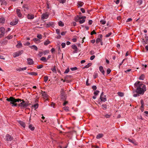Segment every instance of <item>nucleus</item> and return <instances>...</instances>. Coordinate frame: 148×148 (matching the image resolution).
<instances>
[{"label": "nucleus", "mask_w": 148, "mask_h": 148, "mask_svg": "<svg viewBox=\"0 0 148 148\" xmlns=\"http://www.w3.org/2000/svg\"><path fill=\"white\" fill-rule=\"evenodd\" d=\"M56 33L58 35L60 34V30L58 29H57L56 30Z\"/></svg>", "instance_id": "nucleus-62"}, {"label": "nucleus", "mask_w": 148, "mask_h": 148, "mask_svg": "<svg viewBox=\"0 0 148 148\" xmlns=\"http://www.w3.org/2000/svg\"><path fill=\"white\" fill-rule=\"evenodd\" d=\"M117 94L119 96L121 97H122L124 96V93L123 92H118Z\"/></svg>", "instance_id": "nucleus-37"}, {"label": "nucleus", "mask_w": 148, "mask_h": 148, "mask_svg": "<svg viewBox=\"0 0 148 148\" xmlns=\"http://www.w3.org/2000/svg\"><path fill=\"white\" fill-rule=\"evenodd\" d=\"M80 18V16L77 15V16H76L75 17V20L76 22H77L78 21H79V20L80 19H81Z\"/></svg>", "instance_id": "nucleus-21"}, {"label": "nucleus", "mask_w": 148, "mask_h": 148, "mask_svg": "<svg viewBox=\"0 0 148 148\" xmlns=\"http://www.w3.org/2000/svg\"><path fill=\"white\" fill-rule=\"evenodd\" d=\"M69 71V68H67L65 71L64 72V73H67Z\"/></svg>", "instance_id": "nucleus-57"}, {"label": "nucleus", "mask_w": 148, "mask_h": 148, "mask_svg": "<svg viewBox=\"0 0 148 148\" xmlns=\"http://www.w3.org/2000/svg\"><path fill=\"white\" fill-rule=\"evenodd\" d=\"M92 88L93 89V90H96V89L97 88V87L96 86L94 85V86H92Z\"/></svg>", "instance_id": "nucleus-58"}, {"label": "nucleus", "mask_w": 148, "mask_h": 148, "mask_svg": "<svg viewBox=\"0 0 148 148\" xmlns=\"http://www.w3.org/2000/svg\"><path fill=\"white\" fill-rule=\"evenodd\" d=\"M95 57V55H93L90 57V59L91 60H92L94 59Z\"/></svg>", "instance_id": "nucleus-63"}, {"label": "nucleus", "mask_w": 148, "mask_h": 148, "mask_svg": "<svg viewBox=\"0 0 148 148\" xmlns=\"http://www.w3.org/2000/svg\"><path fill=\"white\" fill-rule=\"evenodd\" d=\"M100 23L102 25H104L106 23V21H105L102 20H101L100 21Z\"/></svg>", "instance_id": "nucleus-44"}, {"label": "nucleus", "mask_w": 148, "mask_h": 148, "mask_svg": "<svg viewBox=\"0 0 148 148\" xmlns=\"http://www.w3.org/2000/svg\"><path fill=\"white\" fill-rule=\"evenodd\" d=\"M61 99L63 101H65L66 99V95L63 89H62L60 91Z\"/></svg>", "instance_id": "nucleus-4"}, {"label": "nucleus", "mask_w": 148, "mask_h": 148, "mask_svg": "<svg viewBox=\"0 0 148 148\" xmlns=\"http://www.w3.org/2000/svg\"><path fill=\"white\" fill-rule=\"evenodd\" d=\"M6 100L10 102V104H12V106H17L18 104L16 103V102H21V99H15L14 97H10L9 98H8L6 99Z\"/></svg>", "instance_id": "nucleus-2"}, {"label": "nucleus", "mask_w": 148, "mask_h": 148, "mask_svg": "<svg viewBox=\"0 0 148 148\" xmlns=\"http://www.w3.org/2000/svg\"><path fill=\"white\" fill-rule=\"evenodd\" d=\"M30 44V43L29 42H27L26 43L24 44V45L25 46H29Z\"/></svg>", "instance_id": "nucleus-49"}, {"label": "nucleus", "mask_w": 148, "mask_h": 148, "mask_svg": "<svg viewBox=\"0 0 148 148\" xmlns=\"http://www.w3.org/2000/svg\"><path fill=\"white\" fill-rule=\"evenodd\" d=\"M85 21V20L84 19H82V20L80 19L79 20V22L80 24L83 23Z\"/></svg>", "instance_id": "nucleus-47"}, {"label": "nucleus", "mask_w": 148, "mask_h": 148, "mask_svg": "<svg viewBox=\"0 0 148 148\" xmlns=\"http://www.w3.org/2000/svg\"><path fill=\"white\" fill-rule=\"evenodd\" d=\"M140 103L141 104V106L140 107V108H143L144 107V101L143 100V99H141L140 100Z\"/></svg>", "instance_id": "nucleus-38"}, {"label": "nucleus", "mask_w": 148, "mask_h": 148, "mask_svg": "<svg viewBox=\"0 0 148 148\" xmlns=\"http://www.w3.org/2000/svg\"><path fill=\"white\" fill-rule=\"evenodd\" d=\"M37 37L39 39H41L42 38V35L41 34H38L37 36Z\"/></svg>", "instance_id": "nucleus-51"}, {"label": "nucleus", "mask_w": 148, "mask_h": 148, "mask_svg": "<svg viewBox=\"0 0 148 148\" xmlns=\"http://www.w3.org/2000/svg\"><path fill=\"white\" fill-rule=\"evenodd\" d=\"M27 17L28 19H33L34 18V15L31 14H29L27 16Z\"/></svg>", "instance_id": "nucleus-13"}, {"label": "nucleus", "mask_w": 148, "mask_h": 148, "mask_svg": "<svg viewBox=\"0 0 148 148\" xmlns=\"http://www.w3.org/2000/svg\"><path fill=\"white\" fill-rule=\"evenodd\" d=\"M103 136V134H99L97 136L96 138L98 139H99L102 137Z\"/></svg>", "instance_id": "nucleus-20"}, {"label": "nucleus", "mask_w": 148, "mask_h": 148, "mask_svg": "<svg viewBox=\"0 0 148 148\" xmlns=\"http://www.w3.org/2000/svg\"><path fill=\"white\" fill-rule=\"evenodd\" d=\"M145 77V76L143 74H142L139 77V79L140 80H143Z\"/></svg>", "instance_id": "nucleus-33"}, {"label": "nucleus", "mask_w": 148, "mask_h": 148, "mask_svg": "<svg viewBox=\"0 0 148 148\" xmlns=\"http://www.w3.org/2000/svg\"><path fill=\"white\" fill-rule=\"evenodd\" d=\"M5 139L7 141H11L13 139V138L9 134H7L5 136Z\"/></svg>", "instance_id": "nucleus-6"}, {"label": "nucleus", "mask_w": 148, "mask_h": 148, "mask_svg": "<svg viewBox=\"0 0 148 148\" xmlns=\"http://www.w3.org/2000/svg\"><path fill=\"white\" fill-rule=\"evenodd\" d=\"M134 87L136 89L135 92L136 93L133 95L134 97L139 96L140 95H143L146 90V86L139 81H137L134 84Z\"/></svg>", "instance_id": "nucleus-1"}, {"label": "nucleus", "mask_w": 148, "mask_h": 148, "mask_svg": "<svg viewBox=\"0 0 148 148\" xmlns=\"http://www.w3.org/2000/svg\"><path fill=\"white\" fill-rule=\"evenodd\" d=\"M102 108L103 109H105L107 108V106L106 104H103L102 105Z\"/></svg>", "instance_id": "nucleus-55"}, {"label": "nucleus", "mask_w": 148, "mask_h": 148, "mask_svg": "<svg viewBox=\"0 0 148 148\" xmlns=\"http://www.w3.org/2000/svg\"><path fill=\"white\" fill-rule=\"evenodd\" d=\"M13 38V36L12 35H9L8 36H7L6 38L8 39H11Z\"/></svg>", "instance_id": "nucleus-41"}, {"label": "nucleus", "mask_w": 148, "mask_h": 148, "mask_svg": "<svg viewBox=\"0 0 148 148\" xmlns=\"http://www.w3.org/2000/svg\"><path fill=\"white\" fill-rule=\"evenodd\" d=\"M102 40L100 38H97V39L96 40V43L97 44H98L100 42H101V40Z\"/></svg>", "instance_id": "nucleus-40"}, {"label": "nucleus", "mask_w": 148, "mask_h": 148, "mask_svg": "<svg viewBox=\"0 0 148 148\" xmlns=\"http://www.w3.org/2000/svg\"><path fill=\"white\" fill-rule=\"evenodd\" d=\"M99 92V90H96L94 92V94L96 96L98 94Z\"/></svg>", "instance_id": "nucleus-43"}, {"label": "nucleus", "mask_w": 148, "mask_h": 148, "mask_svg": "<svg viewBox=\"0 0 148 148\" xmlns=\"http://www.w3.org/2000/svg\"><path fill=\"white\" fill-rule=\"evenodd\" d=\"M98 76V74L97 73H95L93 75L94 78L95 79Z\"/></svg>", "instance_id": "nucleus-61"}, {"label": "nucleus", "mask_w": 148, "mask_h": 148, "mask_svg": "<svg viewBox=\"0 0 148 148\" xmlns=\"http://www.w3.org/2000/svg\"><path fill=\"white\" fill-rule=\"evenodd\" d=\"M77 68L76 67H73V68H71V69L72 71H75V70H77Z\"/></svg>", "instance_id": "nucleus-52"}, {"label": "nucleus", "mask_w": 148, "mask_h": 148, "mask_svg": "<svg viewBox=\"0 0 148 148\" xmlns=\"http://www.w3.org/2000/svg\"><path fill=\"white\" fill-rule=\"evenodd\" d=\"M27 73L30 75L34 76H36L38 75V74L37 73L35 72H28Z\"/></svg>", "instance_id": "nucleus-23"}, {"label": "nucleus", "mask_w": 148, "mask_h": 148, "mask_svg": "<svg viewBox=\"0 0 148 148\" xmlns=\"http://www.w3.org/2000/svg\"><path fill=\"white\" fill-rule=\"evenodd\" d=\"M23 9L25 11H27L28 10V6L27 5H23Z\"/></svg>", "instance_id": "nucleus-16"}, {"label": "nucleus", "mask_w": 148, "mask_h": 148, "mask_svg": "<svg viewBox=\"0 0 148 148\" xmlns=\"http://www.w3.org/2000/svg\"><path fill=\"white\" fill-rule=\"evenodd\" d=\"M145 36V38L146 39V41L145 40H144L143 42V44L145 45L147 43V42H148V37L147 36Z\"/></svg>", "instance_id": "nucleus-24"}, {"label": "nucleus", "mask_w": 148, "mask_h": 148, "mask_svg": "<svg viewBox=\"0 0 148 148\" xmlns=\"http://www.w3.org/2000/svg\"><path fill=\"white\" fill-rule=\"evenodd\" d=\"M92 64L91 63H89L87 65L83 67V69H84L85 68H89L90 66Z\"/></svg>", "instance_id": "nucleus-22"}, {"label": "nucleus", "mask_w": 148, "mask_h": 148, "mask_svg": "<svg viewBox=\"0 0 148 148\" xmlns=\"http://www.w3.org/2000/svg\"><path fill=\"white\" fill-rule=\"evenodd\" d=\"M38 103H36V104H35L34 106L33 107L35 108V109H36L38 108Z\"/></svg>", "instance_id": "nucleus-45"}, {"label": "nucleus", "mask_w": 148, "mask_h": 148, "mask_svg": "<svg viewBox=\"0 0 148 148\" xmlns=\"http://www.w3.org/2000/svg\"><path fill=\"white\" fill-rule=\"evenodd\" d=\"M44 81L45 82H46L48 80V76H45L44 77Z\"/></svg>", "instance_id": "nucleus-39"}, {"label": "nucleus", "mask_w": 148, "mask_h": 148, "mask_svg": "<svg viewBox=\"0 0 148 148\" xmlns=\"http://www.w3.org/2000/svg\"><path fill=\"white\" fill-rule=\"evenodd\" d=\"M29 127L32 131L34 130L35 129L34 127L32 126V125L31 124L29 125Z\"/></svg>", "instance_id": "nucleus-31"}, {"label": "nucleus", "mask_w": 148, "mask_h": 148, "mask_svg": "<svg viewBox=\"0 0 148 148\" xmlns=\"http://www.w3.org/2000/svg\"><path fill=\"white\" fill-rule=\"evenodd\" d=\"M26 69H27V67H25L23 68H20L19 69H16V70L17 71H23L25 70Z\"/></svg>", "instance_id": "nucleus-27"}, {"label": "nucleus", "mask_w": 148, "mask_h": 148, "mask_svg": "<svg viewBox=\"0 0 148 148\" xmlns=\"http://www.w3.org/2000/svg\"><path fill=\"white\" fill-rule=\"evenodd\" d=\"M139 5H141L143 2V0H138L137 1Z\"/></svg>", "instance_id": "nucleus-53"}, {"label": "nucleus", "mask_w": 148, "mask_h": 148, "mask_svg": "<svg viewBox=\"0 0 148 148\" xmlns=\"http://www.w3.org/2000/svg\"><path fill=\"white\" fill-rule=\"evenodd\" d=\"M111 34H112L111 32L109 33L108 34H106V35L105 37L106 38L108 37L111 35Z\"/></svg>", "instance_id": "nucleus-54"}, {"label": "nucleus", "mask_w": 148, "mask_h": 148, "mask_svg": "<svg viewBox=\"0 0 148 148\" xmlns=\"http://www.w3.org/2000/svg\"><path fill=\"white\" fill-rule=\"evenodd\" d=\"M99 70L102 74L104 75L105 74V71L104 70L103 67L102 66H101L99 67Z\"/></svg>", "instance_id": "nucleus-15"}, {"label": "nucleus", "mask_w": 148, "mask_h": 148, "mask_svg": "<svg viewBox=\"0 0 148 148\" xmlns=\"http://www.w3.org/2000/svg\"><path fill=\"white\" fill-rule=\"evenodd\" d=\"M128 140L131 143H132L133 144L135 145H138V143L136 142L134 139H128Z\"/></svg>", "instance_id": "nucleus-11"}, {"label": "nucleus", "mask_w": 148, "mask_h": 148, "mask_svg": "<svg viewBox=\"0 0 148 148\" xmlns=\"http://www.w3.org/2000/svg\"><path fill=\"white\" fill-rule=\"evenodd\" d=\"M59 1L60 3H64L66 2V0H59Z\"/></svg>", "instance_id": "nucleus-60"}, {"label": "nucleus", "mask_w": 148, "mask_h": 148, "mask_svg": "<svg viewBox=\"0 0 148 148\" xmlns=\"http://www.w3.org/2000/svg\"><path fill=\"white\" fill-rule=\"evenodd\" d=\"M16 14L19 17L21 18L22 16V14L21 13V10L18 9H17L16 10Z\"/></svg>", "instance_id": "nucleus-8"}, {"label": "nucleus", "mask_w": 148, "mask_h": 148, "mask_svg": "<svg viewBox=\"0 0 148 148\" xmlns=\"http://www.w3.org/2000/svg\"><path fill=\"white\" fill-rule=\"evenodd\" d=\"M58 25L61 27H63L64 25V24L63 23L62 21H60L58 22Z\"/></svg>", "instance_id": "nucleus-29"}, {"label": "nucleus", "mask_w": 148, "mask_h": 148, "mask_svg": "<svg viewBox=\"0 0 148 148\" xmlns=\"http://www.w3.org/2000/svg\"><path fill=\"white\" fill-rule=\"evenodd\" d=\"M50 42L48 40H47L44 42V45H47L48 44L50 43Z\"/></svg>", "instance_id": "nucleus-35"}, {"label": "nucleus", "mask_w": 148, "mask_h": 148, "mask_svg": "<svg viewBox=\"0 0 148 148\" xmlns=\"http://www.w3.org/2000/svg\"><path fill=\"white\" fill-rule=\"evenodd\" d=\"M21 100L22 102L18 105L19 107L22 108H26L30 104V103H29V102L28 101H25L23 99Z\"/></svg>", "instance_id": "nucleus-3"}, {"label": "nucleus", "mask_w": 148, "mask_h": 148, "mask_svg": "<svg viewBox=\"0 0 148 148\" xmlns=\"http://www.w3.org/2000/svg\"><path fill=\"white\" fill-rule=\"evenodd\" d=\"M30 48L32 49H34L36 51H37L38 49V47L35 45H33L30 47Z\"/></svg>", "instance_id": "nucleus-26"}, {"label": "nucleus", "mask_w": 148, "mask_h": 148, "mask_svg": "<svg viewBox=\"0 0 148 148\" xmlns=\"http://www.w3.org/2000/svg\"><path fill=\"white\" fill-rule=\"evenodd\" d=\"M100 99L101 100V101L105 102L106 101V98H104L103 97L100 96Z\"/></svg>", "instance_id": "nucleus-25"}, {"label": "nucleus", "mask_w": 148, "mask_h": 148, "mask_svg": "<svg viewBox=\"0 0 148 148\" xmlns=\"http://www.w3.org/2000/svg\"><path fill=\"white\" fill-rule=\"evenodd\" d=\"M17 43V44L16 45V47L17 48H19L22 47V45L20 42L18 41Z\"/></svg>", "instance_id": "nucleus-19"}, {"label": "nucleus", "mask_w": 148, "mask_h": 148, "mask_svg": "<svg viewBox=\"0 0 148 148\" xmlns=\"http://www.w3.org/2000/svg\"><path fill=\"white\" fill-rule=\"evenodd\" d=\"M119 1L120 0H114V2L117 4H118L119 3Z\"/></svg>", "instance_id": "nucleus-64"}, {"label": "nucleus", "mask_w": 148, "mask_h": 148, "mask_svg": "<svg viewBox=\"0 0 148 148\" xmlns=\"http://www.w3.org/2000/svg\"><path fill=\"white\" fill-rule=\"evenodd\" d=\"M5 30V29L4 27H1L0 28V31L1 33H4V34Z\"/></svg>", "instance_id": "nucleus-28"}, {"label": "nucleus", "mask_w": 148, "mask_h": 148, "mask_svg": "<svg viewBox=\"0 0 148 148\" xmlns=\"http://www.w3.org/2000/svg\"><path fill=\"white\" fill-rule=\"evenodd\" d=\"M104 116L106 118H109L110 117L111 115H109L108 114H106V115H105Z\"/></svg>", "instance_id": "nucleus-56"}, {"label": "nucleus", "mask_w": 148, "mask_h": 148, "mask_svg": "<svg viewBox=\"0 0 148 148\" xmlns=\"http://www.w3.org/2000/svg\"><path fill=\"white\" fill-rule=\"evenodd\" d=\"M40 60L42 61H44L45 62H46L47 61V60L46 59L45 57H43L41 58Z\"/></svg>", "instance_id": "nucleus-34"}, {"label": "nucleus", "mask_w": 148, "mask_h": 148, "mask_svg": "<svg viewBox=\"0 0 148 148\" xmlns=\"http://www.w3.org/2000/svg\"><path fill=\"white\" fill-rule=\"evenodd\" d=\"M28 64L29 65L32 64H34V61L32 59L30 58H28L27 59Z\"/></svg>", "instance_id": "nucleus-12"}, {"label": "nucleus", "mask_w": 148, "mask_h": 148, "mask_svg": "<svg viewBox=\"0 0 148 148\" xmlns=\"http://www.w3.org/2000/svg\"><path fill=\"white\" fill-rule=\"evenodd\" d=\"M71 47L73 49L75 50L73 51V53H77L78 49L77 46L75 45H73Z\"/></svg>", "instance_id": "nucleus-9"}, {"label": "nucleus", "mask_w": 148, "mask_h": 148, "mask_svg": "<svg viewBox=\"0 0 148 148\" xmlns=\"http://www.w3.org/2000/svg\"><path fill=\"white\" fill-rule=\"evenodd\" d=\"M41 94L42 96L44 97L47 98L48 96V95L46 93V92H45L42 91L41 92Z\"/></svg>", "instance_id": "nucleus-17"}, {"label": "nucleus", "mask_w": 148, "mask_h": 148, "mask_svg": "<svg viewBox=\"0 0 148 148\" xmlns=\"http://www.w3.org/2000/svg\"><path fill=\"white\" fill-rule=\"evenodd\" d=\"M77 4L79 7H81L83 5L84 3L82 2L79 1L78 2Z\"/></svg>", "instance_id": "nucleus-32"}, {"label": "nucleus", "mask_w": 148, "mask_h": 148, "mask_svg": "<svg viewBox=\"0 0 148 148\" xmlns=\"http://www.w3.org/2000/svg\"><path fill=\"white\" fill-rule=\"evenodd\" d=\"M96 34V32L95 31V30H93L91 33H90V35H93L94 34Z\"/></svg>", "instance_id": "nucleus-59"}, {"label": "nucleus", "mask_w": 148, "mask_h": 148, "mask_svg": "<svg viewBox=\"0 0 148 148\" xmlns=\"http://www.w3.org/2000/svg\"><path fill=\"white\" fill-rule=\"evenodd\" d=\"M111 72V70L109 69H108L107 70V74H109Z\"/></svg>", "instance_id": "nucleus-48"}, {"label": "nucleus", "mask_w": 148, "mask_h": 148, "mask_svg": "<svg viewBox=\"0 0 148 148\" xmlns=\"http://www.w3.org/2000/svg\"><path fill=\"white\" fill-rule=\"evenodd\" d=\"M18 20L15 19V21H12L10 23V24L11 25H16L18 23Z\"/></svg>", "instance_id": "nucleus-14"}, {"label": "nucleus", "mask_w": 148, "mask_h": 148, "mask_svg": "<svg viewBox=\"0 0 148 148\" xmlns=\"http://www.w3.org/2000/svg\"><path fill=\"white\" fill-rule=\"evenodd\" d=\"M23 50L19 51L14 53L13 56L14 58H15L21 55L23 53Z\"/></svg>", "instance_id": "nucleus-5"}, {"label": "nucleus", "mask_w": 148, "mask_h": 148, "mask_svg": "<svg viewBox=\"0 0 148 148\" xmlns=\"http://www.w3.org/2000/svg\"><path fill=\"white\" fill-rule=\"evenodd\" d=\"M5 19L3 17H1L0 19V22L1 23H3L5 21Z\"/></svg>", "instance_id": "nucleus-30"}, {"label": "nucleus", "mask_w": 148, "mask_h": 148, "mask_svg": "<svg viewBox=\"0 0 148 148\" xmlns=\"http://www.w3.org/2000/svg\"><path fill=\"white\" fill-rule=\"evenodd\" d=\"M43 66L42 64L39 65L37 66V68L38 69H40L42 68L43 67Z\"/></svg>", "instance_id": "nucleus-46"}, {"label": "nucleus", "mask_w": 148, "mask_h": 148, "mask_svg": "<svg viewBox=\"0 0 148 148\" xmlns=\"http://www.w3.org/2000/svg\"><path fill=\"white\" fill-rule=\"evenodd\" d=\"M51 70L54 72H56V71L55 68V66H54L53 68L51 69Z\"/></svg>", "instance_id": "nucleus-50"}, {"label": "nucleus", "mask_w": 148, "mask_h": 148, "mask_svg": "<svg viewBox=\"0 0 148 148\" xmlns=\"http://www.w3.org/2000/svg\"><path fill=\"white\" fill-rule=\"evenodd\" d=\"M8 41L5 39H4L0 41V44L1 45H5L7 44Z\"/></svg>", "instance_id": "nucleus-10"}, {"label": "nucleus", "mask_w": 148, "mask_h": 148, "mask_svg": "<svg viewBox=\"0 0 148 148\" xmlns=\"http://www.w3.org/2000/svg\"><path fill=\"white\" fill-rule=\"evenodd\" d=\"M53 25V23L52 22H49L47 24L46 27H49L51 26H52Z\"/></svg>", "instance_id": "nucleus-36"}, {"label": "nucleus", "mask_w": 148, "mask_h": 148, "mask_svg": "<svg viewBox=\"0 0 148 148\" xmlns=\"http://www.w3.org/2000/svg\"><path fill=\"white\" fill-rule=\"evenodd\" d=\"M19 123L21 126L23 127L24 128H25V123L24 122L20 121H19Z\"/></svg>", "instance_id": "nucleus-18"}, {"label": "nucleus", "mask_w": 148, "mask_h": 148, "mask_svg": "<svg viewBox=\"0 0 148 148\" xmlns=\"http://www.w3.org/2000/svg\"><path fill=\"white\" fill-rule=\"evenodd\" d=\"M63 109L66 111H69V107L68 106L64 107L63 108Z\"/></svg>", "instance_id": "nucleus-42"}, {"label": "nucleus", "mask_w": 148, "mask_h": 148, "mask_svg": "<svg viewBox=\"0 0 148 148\" xmlns=\"http://www.w3.org/2000/svg\"><path fill=\"white\" fill-rule=\"evenodd\" d=\"M49 17V14L47 13H43L42 15L41 18L42 19H47Z\"/></svg>", "instance_id": "nucleus-7"}]
</instances>
